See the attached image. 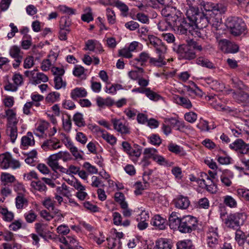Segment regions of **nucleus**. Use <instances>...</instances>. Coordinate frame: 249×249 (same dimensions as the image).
Segmentation results:
<instances>
[{"label": "nucleus", "mask_w": 249, "mask_h": 249, "mask_svg": "<svg viewBox=\"0 0 249 249\" xmlns=\"http://www.w3.org/2000/svg\"><path fill=\"white\" fill-rule=\"evenodd\" d=\"M73 121L75 124L79 127H82L85 125V123L81 113L77 112L73 116Z\"/></svg>", "instance_id": "47"}, {"label": "nucleus", "mask_w": 249, "mask_h": 249, "mask_svg": "<svg viewBox=\"0 0 249 249\" xmlns=\"http://www.w3.org/2000/svg\"><path fill=\"white\" fill-rule=\"evenodd\" d=\"M150 58L148 53L142 52L139 54V57L135 58L132 62L133 63V65L143 66Z\"/></svg>", "instance_id": "28"}, {"label": "nucleus", "mask_w": 249, "mask_h": 249, "mask_svg": "<svg viewBox=\"0 0 249 249\" xmlns=\"http://www.w3.org/2000/svg\"><path fill=\"white\" fill-rule=\"evenodd\" d=\"M187 42L191 46L192 49H193L194 51L195 50L197 51L198 52H201L202 51L203 48L202 46L200 44H199L197 42L193 39H190Z\"/></svg>", "instance_id": "64"}, {"label": "nucleus", "mask_w": 249, "mask_h": 249, "mask_svg": "<svg viewBox=\"0 0 249 249\" xmlns=\"http://www.w3.org/2000/svg\"><path fill=\"white\" fill-rule=\"evenodd\" d=\"M48 123L45 121L42 122L36 128V132H35V134L37 136H39V135H42L44 131L48 128Z\"/></svg>", "instance_id": "52"}, {"label": "nucleus", "mask_w": 249, "mask_h": 249, "mask_svg": "<svg viewBox=\"0 0 249 249\" xmlns=\"http://www.w3.org/2000/svg\"><path fill=\"white\" fill-rule=\"evenodd\" d=\"M148 40L150 44L152 45L156 52L166 53V47L161 40L153 35H148Z\"/></svg>", "instance_id": "14"}, {"label": "nucleus", "mask_w": 249, "mask_h": 249, "mask_svg": "<svg viewBox=\"0 0 249 249\" xmlns=\"http://www.w3.org/2000/svg\"><path fill=\"white\" fill-rule=\"evenodd\" d=\"M197 63L203 67L208 68L212 69L214 68L213 64L208 59L200 57L197 59Z\"/></svg>", "instance_id": "49"}, {"label": "nucleus", "mask_w": 249, "mask_h": 249, "mask_svg": "<svg viewBox=\"0 0 249 249\" xmlns=\"http://www.w3.org/2000/svg\"><path fill=\"white\" fill-rule=\"evenodd\" d=\"M1 118H7V123L6 125L17 124L18 122L16 117V113L13 109H8L5 110V114L2 115Z\"/></svg>", "instance_id": "22"}, {"label": "nucleus", "mask_w": 249, "mask_h": 249, "mask_svg": "<svg viewBox=\"0 0 249 249\" xmlns=\"http://www.w3.org/2000/svg\"><path fill=\"white\" fill-rule=\"evenodd\" d=\"M245 219L243 213H231L227 216L224 223L228 228L237 230L244 224Z\"/></svg>", "instance_id": "4"}, {"label": "nucleus", "mask_w": 249, "mask_h": 249, "mask_svg": "<svg viewBox=\"0 0 249 249\" xmlns=\"http://www.w3.org/2000/svg\"><path fill=\"white\" fill-rule=\"evenodd\" d=\"M173 20V16L167 18L166 20L160 21L158 24V29L161 31L167 30L168 28L171 27V20Z\"/></svg>", "instance_id": "34"}, {"label": "nucleus", "mask_w": 249, "mask_h": 249, "mask_svg": "<svg viewBox=\"0 0 249 249\" xmlns=\"http://www.w3.org/2000/svg\"><path fill=\"white\" fill-rule=\"evenodd\" d=\"M219 235L217 228L210 227L206 233V242L212 249L216 248L219 243Z\"/></svg>", "instance_id": "10"}, {"label": "nucleus", "mask_w": 249, "mask_h": 249, "mask_svg": "<svg viewBox=\"0 0 249 249\" xmlns=\"http://www.w3.org/2000/svg\"><path fill=\"white\" fill-rule=\"evenodd\" d=\"M145 94L149 99L153 101H158L161 97L160 95L151 90L150 88H146Z\"/></svg>", "instance_id": "57"}, {"label": "nucleus", "mask_w": 249, "mask_h": 249, "mask_svg": "<svg viewBox=\"0 0 249 249\" xmlns=\"http://www.w3.org/2000/svg\"><path fill=\"white\" fill-rule=\"evenodd\" d=\"M102 137L106 140L110 144L113 145L116 143L117 139L113 135H111L107 132L105 133L102 131Z\"/></svg>", "instance_id": "44"}, {"label": "nucleus", "mask_w": 249, "mask_h": 249, "mask_svg": "<svg viewBox=\"0 0 249 249\" xmlns=\"http://www.w3.org/2000/svg\"><path fill=\"white\" fill-rule=\"evenodd\" d=\"M115 6L122 12V15L124 17H126L127 16L129 8L124 3L118 0L115 2Z\"/></svg>", "instance_id": "42"}, {"label": "nucleus", "mask_w": 249, "mask_h": 249, "mask_svg": "<svg viewBox=\"0 0 249 249\" xmlns=\"http://www.w3.org/2000/svg\"><path fill=\"white\" fill-rule=\"evenodd\" d=\"M32 44V37L31 36H25L24 37L22 38L21 46L23 49H29L31 46Z\"/></svg>", "instance_id": "54"}, {"label": "nucleus", "mask_w": 249, "mask_h": 249, "mask_svg": "<svg viewBox=\"0 0 249 249\" xmlns=\"http://www.w3.org/2000/svg\"><path fill=\"white\" fill-rule=\"evenodd\" d=\"M54 87L56 89H59L62 88H65L66 83L63 81L62 78L59 76H56L54 78Z\"/></svg>", "instance_id": "55"}, {"label": "nucleus", "mask_w": 249, "mask_h": 249, "mask_svg": "<svg viewBox=\"0 0 249 249\" xmlns=\"http://www.w3.org/2000/svg\"><path fill=\"white\" fill-rule=\"evenodd\" d=\"M18 194H20L18 193ZM28 205L27 200L21 194H19L16 198V206L17 209H23Z\"/></svg>", "instance_id": "37"}, {"label": "nucleus", "mask_w": 249, "mask_h": 249, "mask_svg": "<svg viewBox=\"0 0 249 249\" xmlns=\"http://www.w3.org/2000/svg\"><path fill=\"white\" fill-rule=\"evenodd\" d=\"M173 202L176 208L181 210L187 209L190 205L189 198L182 195L178 196Z\"/></svg>", "instance_id": "16"}, {"label": "nucleus", "mask_w": 249, "mask_h": 249, "mask_svg": "<svg viewBox=\"0 0 249 249\" xmlns=\"http://www.w3.org/2000/svg\"><path fill=\"white\" fill-rule=\"evenodd\" d=\"M48 164L50 167L55 172L59 170L61 172H65L66 169L59 165L58 161L48 160Z\"/></svg>", "instance_id": "51"}, {"label": "nucleus", "mask_w": 249, "mask_h": 249, "mask_svg": "<svg viewBox=\"0 0 249 249\" xmlns=\"http://www.w3.org/2000/svg\"><path fill=\"white\" fill-rule=\"evenodd\" d=\"M233 177V173L231 171L226 170H225L221 175L220 180L223 185L227 187H229L232 184L231 179Z\"/></svg>", "instance_id": "24"}, {"label": "nucleus", "mask_w": 249, "mask_h": 249, "mask_svg": "<svg viewBox=\"0 0 249 249\" xmlns=\"http://www.w3.org/2000/svg\"><path fill=\"white\" fill-rule=\"evenodd\" d=\"M85 12L86 13L81 16V19L83 21L88 23L93 20L91 9L90 7H87L85 9Z\"/></svg>", "instance_id": "46"}, {"label": "nucleus", "mask_w": 249, "mask_h": 249, "mask_svg": "<svg viewBox=\"0 0 249 249\" xmlns=\"http://www.w3.org/2000/svg\"><path fill=\"white\" fill-rule=\"evenodd\" d=\"M158 153V151L154 148H146L143 151V157L145 159H154L156 155Z\"/></svg>", "instance_id": "41"}, {"label": "nucleus", "mask_w": 249, "mask_h": 249, "mask_svg": "<svg viewBox=\"0 0 249 249\" xmlns=\"http://www.w3.org/2000/svg\"><path fill=\"white\" fill-rule=\"evenodd\" d=\"M48 81V77L43 73L39 72L33 77L32 83L36 85L40 83L41 82H46Z\"/></svg>", "instance_id": "38"}, {"label": "nucleus", "mask_w": 249, "mask_h": 249, "mask_svg": "<svg viewBox=\"0 0 249 249\" xmlns=\"http://www.w3.org/2000/svg\"><path fill=\"white\" fill-rule=\"evenodd\" d=\"M36 229L40 236L41 237H44L45 236V233L47 231L46 230L45 226L40 223H36Z\"/></svg>", "instance_id": "63"}, {"label": "nucleus", "mask_w": 249, "mask_h": 249, "mask_svg": "<svg viewBox=\"0 0 249 249\" xmlns=\"http://www.w3.org/2000/svg\"><path fill=\"white\" fill-rule=\"evenodd\" d=\"M165 123L168 125H170L173 128H175L177 130H178L185 127L183 121H179L174 118H170L166 119Z\"/></svg>", "instance_id": "25"}, {"label": "nucleus", "mask_w": 249, "mask_h": 249, "mask_svg": "<svg viewBox=\"0 0 249 249\" xmlns=\"http://www.w3.org/2000/svg\"><path fill=\"white\" fill-rule=\"evenodd\" d=\"M225 25L230 29L231 33L234 36H240L246 29V24L243 19L236 17L228 18Z\"/></svg>", "instance_id": "3"}, {"label": "nucleus", "mask_w": 249, "mask_h": 249, "mask_svg": "<svg viewBox=\"0 0 249 249\" xmlns=\"http://www.w3.org/2000/svg\"><path fill=\"white\" fill-rule=\"evenodd\" d=\"M171 242L165 238H160L156 242L155 249H171Z\"/></svg>", "instance_id": "29"}, {"label": "nucleus", "mask_w": 249, "mask_h": 249, "mask_svg": "<svg viewBox=\"0 0 249 249\" xmlns=\"http://www.w3.org/2000/svg\"><path fill=\"white\" fill-rule=\"evenodd\" d=\"M115 130L122 135H126L130 133V127L124 124L120 119H113L111 120Z\"/></svg>", "instance_id": "15"}, {"label": "nucleus", "mask_w": 249, "mask_h": 249, "mask_svg": "<svg viewBox=\"0 0 249 249\" xmlns=\"http://www.w3.org/2000/svg\"><path fill=\"white\" fill-rule=\"evenodd\" d=\"M24 216L27 223H32L35 221L37 215L33 211L31 210L25 213Z\"/></svg>", "instance_id": "59"}, {"label": "nucleus", "mask_w": 249, "mask_h": 249, "mask_svg": "<svg viewBox=\"0 0 249 249\" xmlns=\"http://www.w3.org/2000/svg\"><path fill=\"white\" fill-rule=\"evenodd\" d=\"M186 16L189 21H192V23H195L194 28H204L209 24V17L203 12H200L198 9L194 6H190V9L187 10Z\"/></svg>", "instance_id": "2"}, {"label": "nucleus", "mask_w": 249, "mask_h": 249, "mask_svg": "<svg viewBox=\"0 0 249 249\" xmlns=\"http://www.w3.org/2000/svg\"><path fill=\"white\" fill-rule=\"evenodd\" d=\"M177 249H194V246L190 240L180 241L177 243Z\"/></svg>", "instance_id": "36"}, {"label": "nucleus", "mask_w": 249, "mask_h": 249, "mask_svg": "<svg viewBox=\"0 0 249 249\" xmlns=\"http://www.w3.org/2000/svg\"><path fill=\"white\" fill-rule=\"evenodd\" d=\"M164 6L165 7L161 10V14L162 16L168 18L175 15L173 13L176 10V8L175 7L171 6V5ZM175 14H177V13H175Z\"/></svg>", "instance_id": "35"}, {"label": "nucleus", "mask_w": 249, "mask_h": 249, "mask_svg": "<svg viewBox=\"0 0 249 249\" xmlns=\"http://www.w3.org/2000/svg\"><path fill=\"white\" fill-rule=\"evenodd\" d=\"M83 167L91 174H97L98 173L97 168L95 166L91 165L89 162H85L83 164Z\"/></svg>", "instance_id": "62"}, {"label": "nucleus", "mask_w": 249, "mask_h": 249, "mask_svg": "<svg viewBox=\"0 0 249 249\" xmlns=\"http://www.w3.org/2000/svg\"><path fill=\"white\" fill-rule=\"evenodd\" d=\"M182 218H179L176 212H172L169 217V225L171 229L179 230Z\"/></svg>", "instance_id": "17"}, {"label": "nucleus", "mask_w": 249, "mask_h": 249, "mask_svg": "<svg viewBox=\"0 0 249 249\" xmlns=\"http://www.w3.org/2000/svg\"><path fill=\"white\" fill-rule=\"evenodd\" d=\"M178 102L182 106L187 108H190L192 106L190 100L186 97H178Z\"/></svg>", "instance_id": "58"}, {"label": "nucleus", "mask_w": 249, "mask_h": 249, "mask_svg": "<svg viewBox=\"0 0 249 249\" xmlns=\"http://www.w3.org/2000/svg\"><path fill=\"white\" fill-rule=\"evenodd\" d=\"M233 97L238 102L249 103V94L243 90L233 92Z\"/></svg>", "instance_id": "26"}, {"label": "nucleus", "mask_w": 249, "mask_h": 249, "mask_svg": "<svg viewBox=\"0 0 249 249\" xmlns=\"http://www.w3.org/2000/svg\"><path fill=\"white\" fill-rule=\"evenodd\" d=\"M223 13H215L214 14H210L209 24H210L215 30H219L222 23L221 14Z\"/></svg>", "instance_id": "18"}, {"label": "nucleus", "mask_w": 249, "mask_h": 249, "mask_svg": "<svg viewBox=\"0 0 249 249\" xmlns=\"http://www.w3.org/2000/svg\"><path fill=\"white\" fill-rule=\"evenodd\" d=\"M59 22L60 29H69L71 25V20L69 17L67 16L61 17Z\"/></svg>", "instance_id": "45"}, {"label": "nucleus", "mask_w": 249, "mask_h": 249, "mask_svg": "<svg viewBox=\"0 0 249 249\" xmlns=\"http://www.w3.org/2000/svg\"><path fill=\"white\" fill-rule=\"evenodd\" d=\"M158 54L157 58L151 57L150 59V63L151 65L158 67H161L167 64L168 60L165 58L164 54L166 53L156 52Z\"/></svg>", "instance_id": "19"}, {"label": "nucleus", "mask_w": 249, "mask_h": 249, "mask_svg": "<svg viewBox=\"0 0 249 249\" xmlns=\"http://www.w3.org/2000/svg\"><path fill=\"white\" fill-rule=\"evenodd\" d=\"M10 56L15 59V62L13 64V66L15 68H18L23 59V53L20 50L19 47L14 45L11 47L9 50Z\"/></svg>", "instance_id": "11"}, {"label": "nucleus", "mask_w": 249, "mask_h": 249, "mask_svg": "<svg viewBox=\"0 0 249 249\" xmlns=\"http://www.w3.org/2000/svg\"><path fill=\"white\" fill-rule=\"evenodd\" d=\"M114 198L115 200L120 205L121 208H125L127 203L125 201L123 193L121 192L116 193L114 195Z\"/></svg>", "instance_id": "40"}, {"label": "nucleus", "mask_w": 249, "mask_h": 249, "mask_svg": "<svg viewBox=\"0 0 249 249\" xmlns=\"http://www.w3.org/2000/svg\"><path fill=\"white\" fill-rule=\"evenodd\" d=\"M173 49L178 54L180 59L191 60L196 56V52L192 49L188 42L187 44L175 45Z\"/></svg>", "instance_id": "5"}, {"label": "nucleus", "mask_w": 249, "mask_h": 249, "mask_svg": "<svg viewBox=\"0 0 249 249\" xmlns=\"http://www.w3.org/2000/svg\"><path fill=\"white\" fill-rule=\"evenodd\" d=\"M56 190L59 194L62 195L64 196L69 198L71 196V192L69 190V187L65 183H63L61 186L58 187Z\"/></svg>", "instance_id": "39"}, {"label": "nucleus", "mask_w": 249, "mask_h": 249, "mask_svg": "<svg viewBox=\"0 0 249 249\" xmlns=\"http://www.w3.org/2000/svg\"><path fill=\"white\" fill-rule=\"evenodd\" d=\"M2 184L6 186L9 183L14 182L16 180L15 177L8 173H2L0 176Z\"/></svg>", "instance_id": "31"}, {"label": "nucleus", "mask_w": 249, "mask_h": 249, "mask_svg": "<svg viewBox=\"0 0 249 249\" xmlns=\"http://www.w3.org/2000/svg\"><path fill=\"white\" fill-rule=\"evenodd\" d=\"M200 8L206 12H211L210 14H214L215 13H224L226 10V7L222 3H214L211 2H205L201 1L200 3Z\"/></svg>", "instance_id": "9"}, {"label": "nucleus", "mask_w": 249, "mask_h": 249, "mask_svg": "<svg viewBox=\"0 0 249 249\" xmlns=\"http://www.w3.org/2000/svg\"><path fill=\"white\" fill-rule=\"evenodd\" d=\"M236 194L240 197L249 202V190L239 188L236 190Z\"/></svg>", "instance_id": "50"}, {"label": "nucleus", "mask_w": 249, "mask_h": 249, "mask_svg": "<svg viewBox=\"0 0 249 249\" xmlns=\"http://www.w3.org/2000/svg\"><path fill=\"white\" fill-rule=\"evenodd\" d=\"M198 227V220L196 217L187 215L182 217L179 231L181 233H191L196 230Z\"/></svg>", "instance_id": "6"}, {"label": "nucleus", "mask_w": 249, "mask_h": 249, "mask_svg": "<svg viewBox=\"0 0 249 249\" xmlns=\"http://www.w3.org/2000/svg\"><path fill=\"white\" fill-rule=\"evenodd\" d=\"M87 95V92L83 88H76L71 92V97L74 100L78 98L85 97Z\"/></svg>", "instance_id": "27"}, {"label": "nucleus", "mask_w": 249, "mask_h": 249, "mask_svg": "<svg viewBox=\"0 0 249 249\" xmlns=\"http://www.w3.org/2000/svg\"><path fill=\"white\" fill-rule=\"evenodd\" d=\"M235 239L239 245H242L245 243V234L241 231L237 229L235 232Z\"/></svg>", "instance_id": "53"}, {"label": "nucleus", "mask_w": 249, "mask_h": 249, "mask_svg": "<svg viewBox=\"0 0 249 249\" xmlns=\"http://www.w3.org/2000/svg\"><path fill=\"white\" fill-rule=\"evenodd\" d=\"M231 81L234 88H237L240 90H249V88L239 78L233 77L231 79Z\"/></svg>", "instance_id": "30"}, {"label": "nucleus", "mask_w": 249, "mask_h": 249, "mask_svg": "<svg viewBox=\"0 0 249 249\" xmlns=\"http://www.w3.org/2000/svg\"><path fill=\"white\" fill-rule=\"evenodd\" d=\"M0 165L3 169L11 168L16 169L20 167L19 161L13 158L11 154L8 153L0 155Z\"/></svg>", "instance_id": "7"}, {"label": "nucleus", "mask_w": 249, "mask_h": 249, "mask_svg": "<svg viewBox=\"0 0 249 249\" xmlns=\"http://www.w3.org/2000/svg\"><path fill=\"white\" fill-rule=\"evenodd\" d=\"M60 97V94L57 92H53L48 94L46 98L47 102L54 103L57 101Z\"/></svg>", "instance_id": "61"}, {"label": "nucleus", "mask_w": 249, "mask_h": 249, "mask_svg": "<svg viewBox=\"0 0 249 249\" xmlns=\"http://www.w3.org/2000/svg\"><path fill=\"white\" fill-rule=\"evenodd\" d=\"M224 204L231 208H235L237 206L236 200L231 196L226 195L223 197Z\"/></svg>", "instance_id": "33"}, {"label": "nucleus", "mask_w": 249, "mask_h": 249, "mask_svg": "<svg viewBox=\"0 0 249 249\" xmlns=\"http://www.w3.org/2000/svg\"><path fill=\"white\" fill-rule=\"evenodd\" d=\"M60 241L62 243L60 245L61 249H76L79 246L78 241L73 236L62 237Z\"/></svg>", "instance_id": "12"}, {"label": "nucleus", "mask_w": 249, "mask_h": 249, "mask_svg": "<svg viewBox=\"0 0 249 249\" xmlns=\"http://www.w3.org/2000/svg\"><path fill=\"white\" fill-rule=\"evenodd\" d=\"M122 149L129 157L135 156L136 158L140 157L142 153V149L137 146L135 149L132 148L130 144L127 142L124 141L122 142Z\"/></svg>", "instance_id": "13"}, {"label": "nucleus", "mask_w": 249, "mask_h": 249, "mask_svg": "<svg viewBox=\"0 0 249 249\" xmlns=\"http://www.w3.org/2000/svg\"><path fill=\"white\" fill-rule=\"evenodd\" d=\"M42 180H37L32 181L31 183V186L33 189L40 192L45 191L47 190V187Z\"/></svg>", "instance_id": "32"}, {"label": "nucleus", "mask_w": 249, "mask_h": 249, "mask_svg": "<svg viewBox=\"0 0 249 249\" xmlns=\"http://www.w3.org/2000/svg\"><path fill=\"white\" fill-rule=\"evenodd\" d=\"M148 138L150 143L152 145L159 146L161 143V140L157 134H152Z\"/></svg>", "instance_id": "60"}, {"label": "nucleus", "mask_w": 249, "mask_h": 249, "mask_svg": "<svg viewBox=\"0 0 249 249\" xmlns=\"http://www.w3.org/2000/svg\"><path fill=\"white\" fill-rule=\"evenodd\" d=\"M230 148L236 151L239 157L244 155L249 156V143H246L242 139H237L229 145Z\"/></svg>", "instance_id": "8"}, {"label": "nucleus", "mask_w": 249, "mask_h": 249, "mask_svg": "<svg viewBox=\"0 0 249 249\" xmlns=\"http://www.w3.org/2000/svg\"><path fill=\"white\" fill-rule=\"evenodd\" d=\"M6 133L10 141L14 143L18 137L17 124L6 125Z\"/></svg>", "instance_id": "23"}, {"label": "nucleus", "mask_w": 249, "mask_h": 249, "mask_svg": "<svg viewBox=\"0 0 249 249\" xmlns=\"http://www.w3.org/2000/svg\"><path fill=\"white\" fill-rule=\"evenodd\" d=\"M172 21L171 28L176 34L179 35H187L193 31L195 26L194 23L188 20L187 16L186 18H181L175 14Z\"/></svg>", "instance_id": "1"}, {"label": "nucleus", "mask_w": 249, "mask_h": 249, "mask_svg": "<svg viewBox=\"0 0 249 249\" xmlns=\"http://www.w3.org/2000/svg\"><path fill=\"white\" fill-rule=\"evenodd\" d=\"M106 16L110 24H114L116 22V16L114 11L109 8L106 9Z\"/></svg>", "instance_id": "48"}, {"label": "nucleus", "mask_w": 249, "mask_h": 249, "mask_svg": "<svg viewBox=\"0 0 249 249\" xmlns=\"http://www.w3.org/2000/svg\"><path fill=\"white\" fill-rule=\"evenodd\" d=\"M35 141L32 133L28 132L26 135L22 137L21 140L20 147L23 149H25L29 146L35 145Z\"/></svg>", "instance_id": "21"}, {"label": "nucleus", "mask_w": 249, "mask_h": 249, "mask_svg": "<svg viewBox=\"0 0 249 249\" xmlns=\"http://www.w3.org/2000/svg\"><path fill=\"white\" fill-rule=\"evenodd\" d=\"M0 213L3 216V219L5 221L10 222L14 218V214L11 212H9L6 208H0Z\"/></svg>", "instance_id": "43"}, {"label": "nucleus", "mask_w": 249, "mask_h": 249, "mask_svg": "<svg viewBox=\"0 0 249 249\" xmlns=\"http://www.w3.org/2000/svg\"><path fill=\"white\" fill-rule=\"evenodd\" d=\"M151 224L155 227L156 229L162 230L166 228V220L159 215H156L151 219Z\"/></svg>", "instance_id": "20"}, {"label": "nucleus", "mask_w": 249, "mask_h": 249, "mask_svg": "<svg viewBox=\"0 0 249 249\" xmlns=\"http://www.w3.org/2000/svg\"><path fill=\"white\" fill-rule=\"evenodd\" d=\"M55 201L50 197H47L42 201L43 205L48 210L53 209Z\"/></svg>", "instance_id": "56"}]
</instances>
